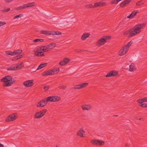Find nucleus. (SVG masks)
<instances>
[{
    "instance_id": "obj_4",
    "label": "nucleus",
    "mask_w": 147,
    "mask_h": 147,
    "mask_svg": "<svg viewBox=\"0 0 147 147\" xmlns=\"http://www.w3.org/2000/svg\"><path fill=\"white\" fill-rule=\"evenodd\" d=\"M45 98L47 103L49 101L51 102H57L61 100L60 97L57 96H50Z\"/></svg>"
},
{
    "instance_id": "obj_25",
    "label": "nucleus",
    "mask_w": 147,
    "mask_h": 147,
    "mask_svg": "<svg viewBox=\"0 0 147 147\" xmlns=\"http://www.w3.org/2000/svg\"><path fill=\"white\" fill-rule=\"evenodd\" d=\"M47 65V63H44L41 64L37 68V70L40 69L46 66Z\"/></svg>"
},
{
    "instance_id": "obj_28",
    "label": "nucleus",
    "mask_w": 147,
    "mask_h": 147,
    "mask_svg": "<svg viewBox=\"0 0 147 147\" xmlns=\"http://www.w3.org/2000/svg\"><path fill=\"white\" fill-rule=\"evenodd\" d=\"M23 9H25V7L24 5H22V6H20L16 8L15 9L18 10Z\"/></svg>"
},
{
    "instance_id": "obj_55",
    "label": "nucleus",
    "mask_w": 147,
    "mask_h": 147,
    "mask_svg": "<svg viewBox=\"0 0 147 147\" xmlns=\"http://www.w3.org/2000/svg\"><path fill=\"white\" fill-rule=\"evenodd\" d=\"M146 100H147V97H146Z\"/></svg>"
},
{
    "instance_id": "obj_16",
    "label": "nucleus",
    "mask_w": 147,
    "mask_h": 147,
    "mask_svg": "<svg viewBox=\"0 0 147 147\" xmlns=\"http://www.w3.org/2000/svg\"><path fill=\"white\" fill-rule=\"evenodd\" d=\"M85 132V131L83 129L81 128L77 133V135L78 136L84 137L83 136V134H84Z\"/></svg>"
},
{
    "instance_id": "obj_12",
    "label": "nucleus",
    "mask_w": 147,
    "mask_h": 147,
    "mask_svg": "<svg viewBox=\"0 0 147 147\" xmlns=\"http://www.w3.org/2000/svg\"><path fill=\"white\" fill-rule=\"evenodd\" d=\"M11 79V76L9 75L6 76L1 79V81L5 82L4 84H6L7 82H10Z\"/></svg>"
},
{
    "instance_id": "obj_3",
    "label": "nucleus",
    "mask_w": 147,
    "mask_h": 147,
    "mask_svg": "<svg viewBox=\"0 0 147 147\" xmlns=\"http://www.w3.org/2000/svg\"><path fill=\"white\" fill-rule=\"evenodd\" d=\"M111 38V36H103L98 40L97 43L100 45H103L107 42L108 40H110Z\"/></svg>"
},
{
    "instance_id": "obj_26",
    "label": "nucleus",
    "mask_w": 147,
    "mask_h": 147,
    "mask_svg": "<svg viewBox=\"0 0 147 147\" xmlns=\"http://www.w3.org/2000/svg\"><path fill=\"white\" fill-rule=\"evenodd\" d=\"M7 70L8 71L9 70H16L15 69V65H12L11 67H9L7 69Z\"/></svg>"
},
{
    "instance_id": "obj_48",
    "label": "nucleus",
    "mask_w": 147,
    "mask_h": 147,
    "mask_svg": "<svg viewBox=\"0 0 147 147\" xmlns=\"http://www.w3.org/2000/svg\"><path fill=\"white\" fill-rule=\"evenodd\" d=\"M6 24V22H2L0 21V26H3Z\"/></svg>"
},
{
    "instance_id": "obj_13",
    "label": "nucleus",
    "mask_w": 147,
    "mask_h": 147,
    "mask_svg": "<svg viewBox=\"0 0 147 147\" xmlns=\"http://www.w3.org/2000/svg\"><path fill=\"white\" fill-rule=\"evenodd\" d=\"M33 84V80H27L25 81L24 83V85L25 87H27L32 86Z\"/></svg>"
},
{
    "instance_id": "obj_10",
    "label": "nucleus",
    "mask_w": 147,
    "mask_h": 147,
    "mask_svg": "<svg viewBox=\"0 0 147 147\" xmlns=\"http://www.w3.org/2000/svg\"><path fill=\"white\" fill-rule=\"evenodd\" d=\"M47 104V103L44 98L38 102L36 106L38 107H43L45 106Z\"/></svg>"
},
{
    "instance_id": "obj_30",
    "label": "nucleus",
    "mask_w": 147,
    "mask_h": 147,
    "mask_svg": "<svg viewBox=\"0 0 147 147\" xmlns=\"http://www.w3.org/2000/svg\"><path fill=\"white\" fill-rule=\"evenodd\" d=\"M59 71V68H57L54 69H51L52 72L53 73H54V72H56V73H58Z\"/></svg>"
},
{
    "instance_id": "obj_38",
    "label": "nucleus",
    "mask_w": 147,
    "mask_h": 147,
    "mask_svg": "<svg viewBox=\"0 0 147 147\" xmlns=\"http://www.w3.org/2000/svg\"><path fill=\"white\" fill-rule=\"evenodd\" d=\"M10 10V8H8L7 9H4L3 10H1V11L5 12H7Z\"/></svg>"
},
{
    "instance_id": "obj_37",
    "label": "nucleus",
    "mask_w": 147,
    "mask_h": 147,
    "mask_svg": "<svg viewBox=\"0 0 147 147\" xmlns=\"http://www.w3.org/2000/svg\"><path fill=\"white\" fill-rule=\"evenodd\" d=\"M138 105L143 107L147 108V104L146 103L139 104Z\"/></svg>"
},
{
    "instance_id": "obj_36",
    "label": "nucleus",
    "mask_w": 147,
    "mask_h": 147,
    "mask_svg": "<svg viewBox=\"0 0 147 147\" xmlns=\"http://www.w3.org/2000/svg\"><path fill=\"white\" fill-rule=\"evenodd\" d=\"M23 16V14H20L19 15H16V16H15L13 18L14 19H16L17 18H20L22 17Z\"/></svg>"
},
{
    "instance_id": "obj_33",
    "label": "nucleus",
    "mask_w": 147,
    "mask_h": 147,
    "mask_svg": "<svg viewBox=\"0 0 147 147\" xmlns=\"http://www.w3.org/2000/svg\"><path fill=\"white\" fill-rule=\"evenodd\" d=\"M143 4H144L143 1H142L141 0V1H138L137 3L136 4V5H138V6H140V5H143Z\"/></svg>"
},
{
    "instance_id": "obj_11",
    "label": "nucleus",
    "mask_w": 147,
    "mask_h": 147,
    "mask_svg": "<svg viewBox=\"0 0 147 147\" xmlns=\"http://www.w3.org/2000/svg\"><path fill=\"white\" fill-rule=\"evenodd\" d=\"M17 117L15 115V113L11 114L8 117L5 119L6 122H9L11 121H13L15 120Z\"/></svg>"
},
{
    "instance_id": "obj_56",
    "label": "nucleus",
    "mask_w": 147,
    "mask_h": 147,
    "mask_svg": "<svg viewBox=\"0 0 147 147\" xmlns=\"http://www.w3.org/2000/svg\"><path fill=\"white\" fill-rule=\"evenodd\" d=\"M115 116H116V117H117V116H117V115H115Z\"/></svg>"
},
{
    "instance_id": "obj_54",
    "label": "nucleus",
    "mask_w": 147,
    "mask_h": 147,
    "mask_svg": "<svg viewBox=\"0 0 147 147\" xmlns=\"http://www.w3.org/2000/svg\"><path fill=\"white\" fill-rule=\"evenodd\" d=\"M56 147H59V146L58 145H56Z\"/></svg>"
},
{
    "instance_id": "obj_7",
    "label": "nucleus",
    "mask_w": 147,
    "mask_h": 147,
    "mask_svg": "<svg viewBox=\"0 0 147 147\" xmlns=\"http://www.w3.org/2000/svg\"><path fill=\"white\" fill-rule=\"evenodd\" d=\"M88 84V83H85L81 84L76 85L74 87H72L71 88V89L75 90L83 88L87 86Z\"/></svg>"
},
{
    "instance_id": "obj_40",
    "label": "nucleus",
    "mask_w": 147,
    "mask_h": 147,
    "mask_svg": "<svg viewBox=\"0 0 147 147\" xmlns=\"http://www.w3.org/2000/svg\"><path fill=\"white\" fill-rule=\"evenodd\" d=\"M59 64L61 66H63L66 64L65 63L64 61L63 60L61 61L59 63Z\"/></svg>"
},
{
    "instance_id": "obj_6",
    "label": "nucleus",
    "mask_w": 147,
    "mask_h": 147,
    "mask_svg": "<svg viewBox=\"0 0 147 147\" xmlns=\"http://www.w3.org/2000/svg\"><path fill=\"white\" fill-rule=\"evenodd\" d=\"M22 50L21 49H18L14 50L12 52L10 51H5V53L7 55L14 56L18 54H21L22 53Z\"/></svg>"
},
{
    "instance_id": "obj_27",
    "label": "nucleus",
    "mask_w": 147,
    "mask_h": 147,
    "mask_svg": "<svg viewBox=\"0 0 147 147\" xmlns=\"http://www.w3.org/2000/svg\"><path fill=\"white\" fill-rule=\"evenodd\" d=\"M49 31L47 30H42L40 33L43 34L45 35H49Z\"/></svg>"
},
{
    "instance_id": "obj_34",
    "label": "nucleus",
    "mask_w": 147,
    "mask_h": 147,
    "mask_svg": "<svg viewBox=\"0 0 147 147\" xmlns=\"http://www.w3.org/2000/svg\"><path fill=\"white\" fill-rule=\"evenodd\" d=\"M63 60L66 64H67L70 61V59H69L67 58H64Z\"/></svg>"
},
{
    "instance_id": "obj_51",
    "label": "nucleus",
    "mask_w": 147,
    "mask_h": 147,
    "mask_svg": "<svg viewBox=\"0 0 147 147\" xmlns=\"http://www.w3.org/2000/svg\"><path fill=\"white\" fill-rule=\"evenodd\" d=\"M4 145L3 144L0 143V147H4Z\"/></svg>"
},
{
    "instance_id": "obj_21",
    "label": "nucleus",
    "mask_w": 147,
    "mask_h": 147,
    "mask_svg": "<svg viewBox=\"0 0 147 147\" xmlns=\"http://www.w3.org/2000/svg\"><path fill=\"white\" fill-rule=\"evenodd\" d=\"M82 107L83 110H88L91 108V106L90 105H83L82 106Z\"/></svg>"
},
{
    "instance_id": "obj_42",
    "label": "nucleus",
    "mask_w": 147,
    "mask_h": 147,
    "mask_svg": "<svg viewBox=\"0 0 147 147\" xmlns=\"http://www.w3.org/2000/svg\"><path fill=\"white\" fill-rule=\"evenodd\" d=\"M133 42V41L131 40L128 42L125 46H131Z\"/></svg>"
},
{
    "instance_id": "obj_43",
    "label": "nucleus",
    "mask_w": 147,
    "mask_h": 147,
    "mask_svg": "<svg viewBox=\"0 0 147 147\" xmlns=\"http://www.w3.org/2000/svg\"><path fill=\"white\" fill-rule=\"evenodd\" d=\"M67 87L66 86H59L58 88H59L61 89H62L63 90L65 89Z\"/></svg>"
},
{
    "instance_id": "obj_49",
    "label": "nucleus",
    "mask_w": 147,
    "mask_h": 147,
    "mask_svg": "<svg viewBox=\"0 0 147 147\" xmlns=\"http://www.w3.org/2000/svg\"><path fill=\"white\" fill-rule=\"evenodd\" d=\"M131 0H125L124 1L127 4L130 3Z\"/></svg>"
},
{
    "instance_id": "obj_2",
    "label": "nucleus",
    "mask_w": 147,
    "mask_h": 147,
    "mask_svg": "<svg viewBox=\"0 0 147 147\" xmlns=\"http://www.w3.org/2000/svg\"><path fill=\"white\" fill-rule=\"evenodd\" d=\"M38 47L36 51L34 50V55L37 57L43 56L44 55V52H47L56 47Z\"/></svg>"
},
{
    "instance_id": "obj_29",
    "label": "nucleus",
    "mask_w": 147,
    "mask_h": 147,
    "mask_svg": "<svg viewBox=\"0 0 147 147\" xmlns=\"http://www.w3.org/2000/svg\"><path fill=\"white\" fill-rule=\"evenodd\" d=\"M43 39H36L32 40L33 42H43L44 41Z\"/></svg>"
},
{
    "instance_id": "obj_1",
    "label": "nucleus",
    "mask_w": 147,
    "mask_h": 147,
    "mask_svg": "<svg viewBox=\"0 0 147 147\" xmlns=\"http://www.w3.org/2000/svg\"><path fill=\"white\" fill-rule=\"evenodd\" d=\"M144 26L145 25L144 24L136 25L133 27L129 29L127 31L124 32L123 34L124 35H126L130 33L127 36L128 38H129L140 32L141 31L140 29L143 28Z\"/></svg>"
},
{
    "instance_id": "obj_46",
    "label": "nucleus",
    "mask_w": 147,
    "mask_h": 147,
    "mask_svg": "<svg viewBox=\"0 0 147 147\" xmlns=\"http://www.w3.org/2000/svg\"><path fill=\"white\" fill-rule=\"evenodd\" d=\"M56 45H57L55 43H52L49 45H47V46H55Z\"/></svg>"
},
{
    "instance_id": "obj_17",
    "label": "nucleus",
    "mask_w": 147,
    "mask_h": 147,
    "mask_svg": "<svg viewBox=\"0 0 147 147\" xmlns=\"http://www.w3.org/2000/svg\"><path fill=\"white\" fill-rule=\"evenodd\" d=\"M106 4V3L102 2H98L95 3L94 5V8L98 7H101L102 6L105 5Z\"/></svg>"
},
{
    "instance_id": "obj_52",
    "label": "nucleus",
    "mask_w": 147,
    "mask_h": 147,
    "mask_svg": "<svg viewBox=\"0 0 147 147\" xmlns=\"http://www.w3.org/2000/svg\"><path fill=\"white\" fill-rule=\"evenodd\" d=\"M139 120H142V121H144V119L143 118H140L139 119Z\"/></svg>"
},
{
    "instance_id": "obj_24",
    "label": "nucleus",
    "mask_w": 147,
    "mask_h": 147,
    "mask_svg": "<svg viewBox=\"0 0 147 147\" xmlns=\"http://www.w3.org/2000/svg\"><path fill=\"white\" fill-rule=\"evenodd\" d=\"M35 3L34 2H32L30 3H28V4H24V6L25 7V8H26L32 7L33 6H34L35 5Z\"/></svg>"
},
{
    "instance_id": "obj_9",
    "label": "nucleus",
    "mask_w": 147,
    "mask_h": 147,
    "mask_svg": "<svg viewBox=\"0 0 147 147\" xmlns=\"http://www.w3.org/2000/svg\"><path fill=\"white\" fill-rule=\"evenodd\" d=\"M130 47H123L119 52V55L122 56L125 54L129 49Z\"/></svg>"
},
{
    "instance_id": "obj_32",
    "label": "nucleus",
    "mask_w": 147,
    "mask_h": 147,
    "mask_svg": "<svg viewBox=\"0 0 147 147\" xmlns=\"http://www.w3.org/2000/svg\"><path fill=\"white\" fill-rule=\"evenodd\" d=\"M133 65V64H131V65H129V70L130 71H133L135 69V67Z\"/></svg>"
},
{
    "instance_id": "obj_15",
    "label": "nucleus",
    "mask_w": 147,
    "mask_h": 147,
    "mask_svg": "<svg viewBox=\"0 0 147 147\" xmlns=\"http://www.w3.org/2000/svg\"><path fill=\"white\" fill-rule=\"evenodd\" d=\"M11 79L10 80V82H8L6 84H3V87H9L12 84L14 83L16 81V80L14 79H12L11 76Z\"/></svg>"
},
{
    "instance_id": "obj_22",
    "label": "nucleus",
    "mask_w": 147,
    "mask_h": 147,
    "mask_svg": "<svg viewBox=\"0 0 147 147\" xmlns=\"http://www.w3.org/2000/svg\"><path fill=\"white\" fill-rule=\"evenodd\" d=\"M90 35V34L88 33H85L83 34L81 37V39L82 40H84L88 38Z\"/></svg>"
},
{
    "instance_id": "obj_41",
    "label": "nucleus",
    "mask_w": 147,
    "mask_h": 147,
    "mask_svg": "<svg viewBox=\"0 0 147 147\" xmlns=\"http://www.w3.org/2000/svg\"><path fill=\"white\" fill-rule=\"evenodd\" d=\"M86 50H79L78 49H77L75 50V51L76 52H78V53H81L82 52H84V51H85Z\"/></svg>"
},
{
    "instance_id": "obj_50",
    "label": "nucleus",
    "mask_w": 147,
    "mask_h": 147,
    "mask_svg": "<svg viewBox=\"0 0 147 147\" xmlns=\"http://www.w3.org/2000/svg\"><path fill=\"white\" fill-rule=\"evenodd\" d=\"M16 59V57H15L14 58H13L12 59V60L13 61H15L16 60H17V59Z\"/></svg>"
},
{
    "instance_id": "obj_35",
    "label": "nucleus",
    "mask_w": 147,
    "mask_h": 147,
    "mask_svg": "<svg viewBox=\"0 0 147 147\" xmlns=\"http://www.w3.org/2000/svg\"><path fill=\"white\" fill-rule=\"evenodd\" d=\"M127 4L124 1L120 4V5L121 7H123Z\"/></svg>"
},
{
    "instance_id": "obj_8",
    "label": "nucleus",
    "mask_w": 147,
    "mask_h": 147,
    "mask_svg": "<svg viewBox=\"0 0 147 147\" xmlns=\"http://www.w3.org/2000/svg\"><path fill=\"white\" fill-rule=\"evenodd\" d=\"M91 143L94 145H102L105 144V142L103 141L97 140H92L91 141Z\"/></svg>"
},
{
    "instance_id": "obj_45",
    "label": "nucleus",
    "mask_w": 147,
    "mask_h": 147,
    "mask_svg": "<svg viewBox=\"0 0 147 147\" xmlns=\"http://www.w3.org/2000/svg\"><path fill=\"white\" fill-rule=\"evenodd\" d=\"M49 35H55V31H49Z\"/></svg>"
},
{
    "instance_id": "obj_53",
    "label": "nucleus",
    "mask_w": 147,
    "mask_h": 147,
    "mask_svg": "<svg viewBox=\"0 0 147 147\" xmlns=\"http://www.w3.org/2000/svg\"><path fill=\"white\" fill-rule=\"evenodd\" d=\"M129 145V144H125V146L126 147L128 146Z\"/></svg>"
},
{
    "instance_id": "obj_44",
    "label": "nucleus",
    "mask_w": 147,
    "mask_h": 147,
    "mask_svg": "<svg viewBox=\"0 0 147 147\" xmlns=\"http://www.w3.org/2000/svg\"><path fill=\"white\" fill-rule=\"evenodd\" d=\"M22 55H18L17 56H16V59H17V60L21 58V57H22Z\"/></svg>"
},
{
    "instance_id": "obj_39",
    "label": "nucleus",
    "mask_w": 147,
    "mask_h": 147,
    "mask_svg": "<svg viewBox=\"0 0 147 147\" xmlns=\"http://www.w3.org/2000/svg\"><path fill=\"white\" fill-rule=\"evenodd\" d=\"M49 86H46L44 87V89L45 90V91H47L49 90Z\"/></svg>"
},
{
    "instance_id": "obj_18",
    "label": "nucleus",
    "mask_w": 147,
    "mask_h": 147,
    "mask_svg": "<svg viewBox=\"0 0 147 147\" xmlns=\"http://www.w3.org/2000/svg\"><path fill=\"white\" fill-rule=\"evenodd\" d=\"M23 67V62H21L20 63H18L17 64L16 66L15 65V69L16 70H17L20 69Z\"/></svg>"
},
{
    "instance_id": "obj_14",
    "label": "nucleus",
    "mask_w": 147,
    "mask_h": 147,
    "mask_svg": "<svg viewBox=\"0 0 147 147\" xmlns=\"http://www.w3.org/2000/svg\"><path fill=\"white\" fill-rule=\"evenodd\" d=\"M117 73L118 72L117 71H111L108 73L105 76L106 77L114 76H116L117 74Z\"/></svg>"
},
{
    "instance_id": "obj_19",
    "label": "nucleus",
    "mask_w": 147,
    "mask_h": 147,
    "mask_svg": "<svg viewBox=\"0 0 147 147\" xmlns=\"http://www.w3.org/2000/svg\"><path fill=\"white\" fill-rule=\"evenodd\" d=\"M54 74V73H53L52 72L51 70H49L46 72H43L42 74V75L43 76H47L53 75Z\"/></svg>"
},
{
    "instance_id": "obj_5",
    "label": "nucleus",
    "mask_w": 147,
    "mask_h": 147,
    "mask_svg": "<svg viewBox=\"0 0 147 147\" xmlns=\"http://www.w3.org/2000/svg\"><path fill=\"white\" fill-rule=\"evenodd\" d=\"M47 111V110L45 109L39 112L36 113L34 115V118L36 119H39L41 118L45 115Z\"/></svg>"
},
{
    "instance_id": "obj_31",
    "label": "nucleus",
    "mask_w": 147,
    "mask_h": 147,
    "mask_svg": "<svg viewBox=\"0 0 147 147\" xmlns=\"http://www.w3.org/2000/svg\"><path fill=\"white\" fill-rule=\"evenodd\" d=\"M85 8L88 9L94 8V5L92 4L87 5L85 6Z\"/></svg>"
},
{
    "instance_id": "obj_47",
    "label": "nucleus",
    "mask_w": 147,
    "mask_h": 147,
    "mask_svg": "<svg viewBox=\"0 0 147 147\" xmlns=\"http://www.w3.org/2000/svg\"><path fill=\"white\" fill-rule=\"evenodd\" d=\"M55 35H59L61 34V33L59 31H55Z\"/></svg>"
},
{
    "instance_id": "obj_23",
    "label": "nucleus",
    "mask_w": 147,
    "mask_h": 147,
    "mask_svg": "<svg viewBox=\"0 0 147 147\" xmlns=\"http://www.w3.org/2000/svg\"><path fill=\"white\" fill-rule=\"evenodd\" d=\"M146 98L145 97L139 99L137 100V102L139 104H143V103L144 102H147Z\"/></svg>"
},
{
    "instance_id": "obj_20",
    "label": "nucleus",
    "mask_w": 147,
    "mask_h": 147,
    "mask_svg": "<svg viewBox=\"0 0 147 147\" xmlns=\"http://www.w3.org/2000/svg\"><path fill=\"white\" fill-rule=\"evenodd\" d=\"M138 12V10H134L131 14L127 16V18L130 19L132 18L136 15Z\"/></svg>"
}]
</instances>
